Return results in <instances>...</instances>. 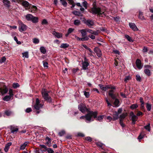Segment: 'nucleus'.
<instances>
[{
	"mask_svg": "<svg viewBox=\"0 0 153 153\" xmlns=\"http://www.w3.org/2000/svg\"><path fill=\"white\" fill-rule=\"evenodd\" d=\"M139 18L141 20L144 19V17L143 16V13L142 12H140L139 15Z\"/></svg>",
	"mask_w": 153,
	"mask_h": 153,
	"instance_id": "obj_39",
	"label": "nucleus"
},
{
	"mask_svg": "<svg viewBox=\"0 0 153 153\" xmlns=\"http://www.w3.org/2000/svg\"><path fill=\"white\" fill-rule=\"evenodd\" d=\"M60 1L62 5L64 7H66L67 5V3L66 0H60Z\"/></svg>",
	"mask_w": 153,
	"mask_h": 153,
	"instance_id": "obj_30",
	"label": "nucleus"
},
{
	"mask_svg": "<svg viewBox=\"0 0 153 153\" xmlns=\"http://www.w3.org/2000/svg\"><path fill=\"white\" fill-rule=\"evenodd\" d=\"M123 120L122 119H120V123L121 126L123 127H124L125 126L124 124L123 123Z\"/></svg>",
	"mask_w": 153,
	"mask_h": 153,
	"instance_id": "obj_57",
	"label": "nucleus"
},
{
	"mask_svg": "<svg viewBox=\"0 0 153 153\" xmlns=\"http://www.w3.org/2000/svg\"><path fill=\"white\" fill-rule=\"evenodd\" d=\"M42 62L44 68H48V62L44 60L42 61Z\"/></svg>",
	"mask_w": 153,
	"mask_h": 153,
	"instance_id": "obj_48",
	"label": "nucleus"
},
{
	"mask_svg": "<svg viewBox=\"0 0 153 153\" xmlns=\"http://www.w3.org/2000/svg\"><path fill=\"white\" fill-rule=\"evenodd\" d=\"M14 40L16 41V43L20 45L21 44L20 41H19L17 39V38L16 36H15L14 38Z\"/></svg>",
	"mask_w": 153,
	"mask_h": 153,
	"instance_id": "obj_59",
	"label": "nucleus"
},
{
	"mask_svg": "<svg viewBox=\"0 0 153 153\" xmlns=\"http://www.w3.org/2000/svg\"><path fill=\"white\" fill-rule=\"evenodd\" d=\"M83 46V47H84L85 49L88 50L91 53L90 54H89V55H92V53H93V51H92L91 50L90 48H89V47H88L86 45H82Z\"/></svg>",
	"mask_w": 153,
	"mask_h": 153,
	"instance_id": "obj_29",
	"label": "nucleus"
},
{
	"mask_svg": "<svg viewBox=\"0 0 153 153\" xmlns=\"http://www.w3.org/2000/svg\"><path fill=\"white\" fill-rule=\"evenodd\" d=\"M148 51L147 48L146 47L144 46L142 50V51L143 53L147 52Z\"/></svg>",
	"mask_w": 153,
	"mask_h": 153,
	"instance_id": "obj_56",
	"label": "nucleus"
},
{
	"mask_svg": "<svg viewBox=\"0 0 153 153\" xmlns=\"http://www.w3.org/2000/svg\"><path fill=\"white\" fill-rule=\"evenodd\" d=\"M43 106V104L34 105V109L37 111L36 113L37 114H39L40 112V111L39 110V109L40 108H42Z\"/></svg>",
	"mask_w": 153,
	"mask_h": 153,
	"instance_id": "obj_13",
	"label": "nucleus"
},
{
	"mask_svg": "<svg viewBox=\"0 0 153 153\" xmlns=\"http://www.w3.org/2000/svg\"><path fill=\"white\" fill-rule=\"evenodd\" d=\"M12 143L11 142H9L7 143L5 146L4 149V150L6 152H7L10 149V147L12 145Z\"/></svg>",
	"mask_w": 153,
	"mask_h": 153,
	"instance_id": "obj_18",
	"label": "nucleus"
},
{
	"mask_svg": "<svg viewBox=\"0 0 153 153\" xmlns=\"http://www.w3.org/2000/svg\"><path fill=\"white\" fill-rule=\"evenodd\" d=\"M146 107L148 111H150L152 108V105L148 103H146Z\"/></svg>",
	"mask_w": 153,
	"mask_h": 153,
	"instance_id": "obj_31",
	"label": "nucleus"
},
{
	"mask_svg": "<svg viewBox=\"0 0 153 153\" xmlns=\"http://www.w3.org/2000/svg\"><path fill=\"white\" fill-rule=\"evenodd\" d=\"M80 32L82 34V37L87 36H86V31L85 29H82L80 30Z\"/></svg>",
	"mask_w": 153,
	"mask_h": 153,
	"instance_id": "obj_25",
	"label": "nucleus"
},
{
	"mask_svg": "<svg viewBox=\"0 0 153 153\" xmlns=\"http://www.w3.org/2000/svg\"><path fill=\"white\" fill-rule=\"evenodd\" d=\"M85 140L88 141L89 142L92 141V138L90 137H85Z\"/></svg>",
	"mask_w": 153,
	"mask_h": 153,
	"instance_id": "obj_64",
	"label": "nucleus"
},
{
	"mask_svg": "<svg viewBox=\"0 0 153 153\" xmlns=\"http://www.w3.org/2000/svg\"><path fill=\"white\" fill-rule=\"evenodd\" d=\"M84 94L85 96L86 97L88 98L90 97V93L88 92H87L86 91H83Z\"/></svg>",
	"mask_w": 153,
	"mask_h": 153,
	"instance_id": "obj_46",
	"label": "nucleus"
},
{
	"mask_svg": "<svg viewBox=\"0 0 153 153\" xmlns=\"http://www.w3.org/2000/svg\"><path fill=\"white\" fill-rule=\"evenodd\" d=\"M33 42L34 43L37 44L39 42V41L38 39L35 38L33 39Z\"/></svg>",
	"mask_w": 153,
	"mask_h": 153,
	"instance_id": "obj_50",
	"label": "nucleus"
},
{
	"mask_svg": "<svg viewBox=\"0 0 153 153\" xmlns=\"http://www.w3.org/2000/svg\"><path fill=\"white\" fill-rule=\"evenodd\" d=\"M31 7H30V9L28 10L30 12L32 13H34L37 10V7L34 5H33L31 4V6H30Z\"/></svg>",
	"mask_w": 153,
	"mask_h": 153,
	"instance_id": "obj_14",
	"label": "nucleus"
},
{
	"mask_svg": "<svg viewBox=\"0 0 153 153\" xmlns=\"http://www.w3.org/2000/svg\"><path fill=\"white\" fill-rule=\"evenodd\" d=\"M82 38H80L79 41H82L88 40L89 39V38L88 36L82 37Z\"/></svg>",
	"mask_w": 153,
	"mask_h": 153,
	"instance_id": "obj_40",
	"label": "nucleus"
},
{
	"mask_svg": "<svg viewBox=\"0 0 153 153\" xmlns=\"http://www.w3.org/2000/svg\"><path fill=\"white\" fill-rule=\"evenodd\" d=\"M20 28L19 27V30L20 32H22L25 31L27 28V26L22 23L20 25Z\"/></svg>",
	"mask_w": 153,
	"mask_h": 153,
	"instance_id": "obj_15",
	"label": "nucleus"
},
{
	"mask_svg": "<svg viewBox=\"0 0 153 153\" xmlns=\"http://www.w3.org/2000/svg\"><path fill=\"white\" fill-rule=\"evenodd\" d=\"M99 86L101 90L105 91H106L108 89H111V90L116 89V87L115 86L111 85H106L105 86H104L103 85L100 84L99 85Z\"/></svg>",
	"mask_w": 153,
	"mask_h": 153,
	"instance_id": "obj_5",
	"label": "nucleus"
},
{
	"mask_svg": "<svg viewBox=\"0 0 153 153\" xmlns=\"http://www.w3.org/2000/svg\"><path fill=\"white\" fill-rule=\"evenodd\" d=\"M48 149L47 152L48 153H53L54 151L51 148H48Z\"/></svg>",
	"mask_w": 153,
	"mask_h": 153,
	"instance_id": "obj_63",
	"label": "nucleus"
},
{
	"mask_svg": "<svg viewBox=\"0 0 153 153\" xmlns=\"http://www.w3.org/2000/svg\"><path fill=\"white\" fill-rule=\"evenodd\" d=\"M95 144L97 147H99L100 148H101L102 149H104L103 147V146H105V145L104 144L102 143L99 142H96Z\"/></svg>",
	"mask_w": 153,
	"mask_h": 153,
	"instance_id": "obj_22",
	"label": "nucleus"
},
{
	"mask_svg": "<svg viewBox=\"0 0 153 153\" xmlns=\"http://www.w3.org/2000/svg\"><path fill=\"white\" fill-rule=\"evenodd\" d=\"M104 117V116H99L97 117V115L96 116V117L94 118L96 120L99 121L100 122L102 121Z\"/></svg>",
	"mask_w": 153,
	"mask_h": 153,
	"instance_id": "obj_27",
	"label": "nucleus"
},
{
	"mask_svg": "<svg viewBox=\"0 0 153 153\" xmlns=\"http://www.w3.org/2000/svg\"><path fill=\"white\" fill-rule=\"evenodd\" d=\"M145 74L148 76H150L151 75L152 73H151L149 69L146 68L144 71Z\"/></svg>",
	"mask_w": 153,
	"mask_h": 153,
	"instance_id": "obj_23",
	"label": "nucleus"
},
{
	"mask_svg": "<svg viewBox=\"0 0 153 153\" xmlns=\"http://www.w3.org/2000/svg\"><path fill=\"white\" fill-rule=\"evenodd\" d=\"M82 68L84 70H86L88 69V66L89 65V62H82Z\"/></svg>",
	"mask_w": 153,
	"mask_h": 153,
	"instance_id": "obj_16",
	"label": "nucleus"
},
{
	"mask_svg": "<svg viewBox=\"0 0 153 153\" xmlns=\"http://www.w3.org/2000/svg\"><path fill=\"white\" fill-rule=\"evenodd\" d=\"M49 92L44 88H42L41 91V94L42 96L45 100L49 103H51L52 101L51 97L49 96Z\"/></svg>",
	"mask_w": 153,
	"mask_h": 153,
	"instance_id": "obj_3",
	"label": "nucleus"
},
{
	"mask_svg": "<svg viewBox=\"0 0 153 153\" xmlns=\"http://www.w3.org/2000/svg\"><path fill=\"white\" fill-rule=\"evenodd\" d=\"M6 60V57L5 56H3L0 59V63H2L4 62Z\"/></svg>",
	"mask_w": 153,
	"mask_h": 153,
	"instance_id": "obj_51",
	"label": "nucleus"
},
{
	"mask_svg": "<svg viewBox=\"0 0 153 153\" xmlns=\"http://www.w3.org/2000/svg\"><path fill=\"white\" fill-rule=\"evenodd\" d=\"M136 79L137 81H138L139 82L141 81V78L140 75H137L136 76Z\"/></svg>",
	"mask_w": 153,
	"mask_h": 153,
	"instance_id": "obj_54",
	"label": "nucleus"
},
{
	"mask_svg": "<svg viewBox=\"0 0 153 153\" xmlns=\"http://www.w3.org/2000/svg\"><path fill=\"white\" fill-rule=\"evenodd\" d=\"M145 135V134L143 133H140V135L138 136V139H143Z\"/></svg>",
	"mask_w": 153,
	"mask_h": 153,
	"instance_id": "obj_44",
	"label": "nucleus"
},
{
	"mask_svg": "<svg viewBox=\"0 0 153 153\" xmlns=\"http://www.w3.org/2000/svg\"><path fill=\"white\" fill-rule=\"evenodd\" d=\"M9 96H10L11 97H13L14 94H13V90L11 88L9 89Z\"/></svg>",
	"mask_w": 153,
	"mask_h": 153,
	"instance_id": "obj_45",
	"label": "nucleus"
},
{
	"mask_svg": "<svg viewBox=\"0 0 153 153\" xmlns=\"http://www.w3.org/2000/svg\"><path fill=\"white\" fill-rule=\"evenodd\" d=\"M65 131H62L59 133V136H62L65 134Z\"/></svg>",
	"mask_w": 153,
	"mask_h": 153,
	"instance_id": "obj_55",
	"label": "nucleus"
},
{
	"mask_svg": "<svg viewBox=\"0 0 153 153\" xmlns=\"http://www.w3.org/2000/svg\"><path fill=\"white\" fill-rule=\"evenodd\" d=\"M19 85L18 83H14L13 84V87L14 88H16L19 87Z\"/></svg>",
	"mask_w": 153,
	"mask_h": 153,
	"instance_id": "obj_42",
	"label": "nucleus"
},
{
	"mask_svg": "<svg viewBox=\"0 0 153 153\" xmlns=\"http://www.w3.org/2000/svg\"><path fill=\"white\" fill-rule=\"evenodd\" d=\"M129 115L130 117H131V120L133 119L134 120H137L138 119L137 116L136 115H134V112L133 111L129 113Z\"/></svg>",
	"mask_w": 153,
	"mask_h": 153,
	"instance_id": "obj_21",
	"label": "nucleus"
},
{
	"mask_svg": "<svg viewBox=\"0 0 153 153\" xmlns=\"http://www.w3.org/2000/svg\"><path fill=\"white\" fill-rule=\"evenodd\" d=\"M33 16L31 14H27L25 16L26 19L28 21H31Z\"/></svg>",
	"mask_w": 153,
	"mask_h": 153,
	"instance_id": "obj_20",
	"label": "nucleus"
},
{
	"mask_svg": "<svg viewBox=\"0 0 153 153\" xmlns=\"http://www.w3.org/2000/svg\"><path fill=\"white\" fill-rule=\"evenodd\" d=\"M150 123H149L147 125L144 126L145 128L149 131H150Z\"/></svg>",
	"mask_w": 153,
	"mask_h": 153,
	"instance_id": "obj_41",
	"label": "nucleus"
},
{
	"mask_svg": "<svg viewBox=\"0 0 153 153\" xmlns=\"http://www.w3.org/2000/svg\"><path fill=\"white\" fill-rule=\"evenodd\" d=\"M125 37L130 42H133V41L131 37L128 35H125Z\"/></svg>",
	"mask_w": 153,
	"mask_h": 153,
	"instance_id": "obj_37",
	"label": "nucleus"
},
{
	"mask_svg": "<svg viewBox=\"0 0 153 153\" xmlns=\"http://www.w3.org/2000/svg\"><path fill=\"white\" fill-rule=\"evenodd\" d=\"M40 52L43 54H45L46 52V50L44 47L42 46L40 48Z\"/></svg>",
	"mask_w": 153,
	"mask_h": 153,
	"instance_id": "obj_33",
	"label": "nucleus"
},
{
	"mask_svg": "<svg viewBox=\"0 0 153 153\" xmlns=\"http://www.w3.org/2000/svg\"><path fill=\"white\" fill-rule=\"evenodd\" d=\"M12 97H11L9 95H6L2 99V100L5 101H8L9 100H10L11 98Z\"/></svg>",
	"mask_w": 153,
	"mask_h": 153,
	"instance_id": "obj_26",
	"label": "nucleus"
},
{
	"mask_svg": "<svg viewBox=\"0 0 153 153\" xmlns=\"http://www.w3.org/2000/svg\"><path fill=\"white\" fill-rule=\"evenodd\" d=\"M74 30V29L71 28H69L68 31V33L70 34L71 33H72L73 31Z\"/></svg>",
	"mask_w": 153,
	"mask_h": 153,
	"instance_id": "obj_61",
	"label": "nucleus"
},
{
	"mask_svg": "<svg viewBox=\"0 0 153 153\" xmlns=\"http://www.w3.org/2000/svg\"><path fill=\"white\" fill-rule=\"evenodd\" d=\"M31 21L33 23H36L38 22V18L37 17L33 16V18L31 20Z\"/></svg>",
	"mask_w": 153,
	"mask_h": 153,
	"instance_id": "obj_28",
	"label": "nucleus"
},
{
	"mask_svg": "<svg viewBox=\"0 0 153 153\" xmlns=\"http://www.w3.org/2000/svg\"><path fill=\"white\" fill-rule=\"evenodd\" d=\"M129 25L131 28L134 31H137L138 30V29L134 23L130 22L129 23Z\"/></svg>",
	"mask_w": 153,
	"mask_h": 153,
	"instance_id": "obj_8",
	"label": "nucleus"
},
{
	"mask_svg": "<svg viewBox=\"0 0 153 153\" xmlns=\"http://www.w3.org/2000/svg\"><path fill=\"white\" fill-rule=\"evenodd\" d=\"M136 64L137 67L139 69H141L143 67V65H142L141 61L140 59H137L136 61Z\"/></svg>",
	"mask_w": 153,
	"mask_h": 153,
	"instance_id": "obj_7",
	"label": "nucleus"
},
{
	"mask_svg": "<svg viewBox=\"0 0 153 153\" xmlns=\"http://www.w3.org/2000/svg\"><path fill=\"white\" fill-rule=\"evenodd\" d=\"M114 91L113 90H110L109 91L108 95L113 100H115L114 105L116 107H117L119 106L120 101L116 98L115 94L114 93Z\"/></svg>",
	"mask_w": 153,
	"mask_h": 153,
	"instance_id": "obj_4",
	"label": "nucleus"
},
{
	"mask_svg": "<svg viewBox=\"0 0 153 153\" xmlns=\"http://www.w3.org/2000/svg\"><path fill=\"white\" fill-rule=\"evenodd\" d=\"M91 11L93 14H97V16H99L102 17V14L105 16L104 10L99 7H95L92 8Z\"/></svg>",
	"mask_w": 153,
	"mask_h": 153,
	"instance_id": "obj_2",
	"label": "nucleus"
},
{
	"mask_svg": "<svg viewBox=\"0 0 153 153\" xmlns=\"http://www.w3.org/2000/svg\"><path fill=\"white\" fill-rule=\"evenodd\" d=\"M87 3L86 1H84L82 3V5L84 7L85 9H87Z\"/></svg>",
	"mask_w": 153,
	"mask_h": 153,
	"instance_id": "obj_60",
	"label": "nucleus"
},
{
	"mask_svg": "<svg viewBox=\"0 0 153 153\" xmlns=\"http://www.w3.org/2000/svg\"><path fill=\"white\" fill-rule=\"evenodd\" d=\"M69 46V44L67 43H62L60 46V48L64 49H65L68 48Z\"/></svg>",
	"mask_w": 153,
	"mask_h": 153,
	"instance_id": "obj_24",
	"label": "nucleus"
},
{
	"mask_svg": "<svg viewBox=\"0 0 153 153\" xmlns=\"http://www.w3.org/2000/svg\"><path fill=\"white\" fill-rule=\"evenodd\" d=\"M48 23L47 20L46 19H43L42 22V24L43 25H46L48 24Z\"/></svg>",
	"mask_w": 153,
	"mask_h": 153,
	"instance_id": "obj_53",
	"label": "nucleus"
},
{
	"mask_svg": "<svg viewBox=\"0 0 153 153\" xmlns=\"http://www.w3.org/2000/svg\"><path fill=\"white\" fill-rule=\"evenodd\" d=\"M80 21L78 19L75 20L74 21V24L76 26H78L80 24Z\"/></svg>",
	"mask_w": 153,
	"mask_h": 153,
	"instance_id": "obj_38",
	"label": "nucleus"
},
{
	"mask_svg": "<svg viewBox=\"0 0 153 153\" xmlns=\"http://www.w3.org/2000/svg\"><path fill=\"white\" fill-rule=\"evenodd\" d=\"M144 114L143 113L140 111H137V116L139 117L140 116H142Z\"/></svg>",
	"mask_w": 153,
	"mask_h": 153,
	"instance_id": "obj_52",
	"label": "nucleus"
},
{
	"mask_svg": "<svg viewBox=\"0 0 153 153\" xmlns=\"http://www.w3.org/2000/svg\"><path fill=\"white\" fill-rule=\"evenodd\" d=\"M131 79V77L129 76H126L125 78L124 79V81L125 82H127L128 81H129Z\"/></svg>",
	"mask_w": 153,
	"mask_h": 153,
	"instance_id": "obj_49",
	"label": "nucleus"
},
{
	"mask_svg": "<svg viewBox=\"0 0 153 153\" xmlns=\"http://www.w3.org/2000/svg\"><path fill=\"white\" fill-rule=\"evenodd\" d=\"M29 143V142H25L22 144L20 147V150H24L27 144Z\"/></svg>",
	"mask_w": 153,
	"mask_h": 153,
	"instance_id": "obj_19",
	"label": "nucleus"
},
{
	"mask_svg": "<svg viewBox=\"0 0 153 153\" xmlns=\"http://www.w3.org/2000/svg\"><path fill=\"white\" fill-rule=\"evenodd\" d=\"M19 2L21 3V4L25 7L26 10H28L31 7L30 6H31V4L25 0H19Z\"/></svg>",
	"mask_w": 153,
	"mask_h": 153,
	"instance_id": "obj_6",
	"label": "nucleus"
},
{
	"mask_svg": "<svg viewBox=\"0 0 153 153\" xmlns=\"http://www.w3.org/2000/svg\"><path fill=\"white\" fill-rule=\"evenodd\" d=\"M94 52L97 54V56L100 57L102 56V52L101 50L98 47H96L94 48Z\"/></svg>",
	"mask_w": 153,
	"mask_h": 153,
	"instance_id": "obj_10",
	"label": "nucleus"
},
{
	"mask_svg": "<svg viewBox=\"0 0 153 153\" xmlns=\"http://www.w3.org/2000/svg\"><path fill=\"white\" fill-rule=\"evenodd\" d=\"M23 57H25L26 58H28L29 57L28 53L27 52H25L22 53Z\"/></svg>",
	"mask_w": 153,
	"mask_h": 153,
	"instance_id": "obj_47",
	"label": "nucleus"
},
{
	"mask_svg": "<svg viewBox=\"0 0 153 153\" xmlns=\"http://www.w3.org/2000/svg\"><path fill=\"white\" fill-rule=\"evenodd\" d=\"M72 13L73 14L78 16H80L82 15L80 12L76 10H74L73 11Z\"/></svg>",
	"mask_w": 153,
	"mask_h": 153,
	"instance_id": "obj_32",
	"label": "nucleus"
},
{
	"mask_svg": "<svg viewBox=\"0 0 153 153\" xmlns=\"http://www.w3.org/2000/svg\"><path fill=\"white\" fill-rule=\"evenodd\" d=\"M8 91L7 88L6 86H5L4 88H0V95H3L6 94Z\"/></svg>",
	"mask_w": 153,
	"mask_h": 153,
	"instance_id": "obj_9",
	"label": "nucleus"
},
{
	"mask_svg": "<svg viewBox=\"0 0 153 153\" xmlns=\"http://www.w3.org/2000/svg\"><path fill=\"white\" fill-rule=\"evenodd\" d=\"M119 115L117 113V112H115L113 115V118L114 120H116L118 119Z\"/></svg>",
	"mask_w": 153,
	"mask_h": 153,
	"instance_id": "obj_36",
	"label": "nucleus"
},
{
	"mask_svg": "<svg viewBox=\"0 0 153 153\" xmlns=\"http://www.w3.org/2000/svg\"><path fill=\"white\" fill-rule=\"evenodd\" d=\"M54 34L58 38H60L62 37V33L58 32H55Z\"/></svg>",
	"mask_w": 153,
	"mask_h": 153,
	"instance_id": "obj_34",
	"label": "nucleus"
},
{
	"mask_svg": "<svg viewBox=\"0 0 153 153\" xmlns=\"http://www.w3.org/2000/svg\"><path fill=\"white\" fill-rule=\"evenodd\" d=\"M79 109L82 113H85L87 111L88 113L85 116H82L80 117V119H85L86 120L89 122L91 121V118L92 117L94 118L96 117L97 115L98 112L97 111H89L86 107V105L83 103H81L78 106Z\"/></svg>",
	"mask_w": 153,
	"mask_h": 153,
	"instance_id": "obj_1",
	"label": "nucleus"
},
{
	"mask_svg": "<svg viewBox=\"0 0 153 153\" xmlns=\"http://www.w3.org/2000/svg\"><path fill=\"white\" fill-rule=\"evenodd\" d=\"M140 109H141V110L142 111H143L144 112L145 111V107L144 106V105H140Z\"/></svg>",
	"mask_w": 153,
	"mask_h": 153,
	"instance_id": "obj_62",
	"label": "nucleus"
},
{
	"mask_svg": "<svg viewBox=\"0 0 153 153\" xmlns=\"http://www.w3.org/2000/svg\"><path fill=\"white\" fill-rule=\"evenodd\" d=\"M2 2L4 3V5L6 6L7 7L9 8L10 7V2L8 0H3Z\"/></svg>",
	"mask_w": 153,
	"mask_h": 153,
	"instance_id": "obj_17",
	"label": "nucleus"
},
{
	"mask_svg": "<svg viewBox=\"0 0 153 153\" xmlns=\"http://www.w3.org/2000/svg\"><path fill=\"white\" fill-rule=\"evenodd\" d=\"M84 23L89 27H91L94 24V22L93 21L89 19L85 20V21Z\"/></svg>",
	"mask_w": 153,
	"mask_h": 153,
	"instance_id": "obj_11",
	"label": "nucleus"
},
{
	"mask_svg": "<svg viewBox=\"0 0 153 153\" xmlns=\"http://www.w3.org/2000/svg\"><path fill=\"white\" fill-rule=\"evenodd\" d=\"M10 129L11 133L13 134H16L18 131V128L15 126H10Z\"/></svg>",
	"mask_w": 153,
	"mask_h": 153,
	"instance_id": "obj_12",
	"label": "nucleus"
},
{
	"mask_svg": "<svg viewBox=\"0 0 153 153\" xmlns=\"http://www.w3.org/2000/svg\"><path fill=\"white\" fill-rule=\"evenodd\" d=\"M11 112L9 111H8V110H7V111H6L5 112V114L7 116H9L11 114Z\"/></svg>",
	"mask_w": 153,
	"mask_h": 153,
	"instance_id": "obj_58",
	"label": "nucleus"
},
{
	"mask_svg": "<svg viewBox=\"0 0 153 153\" xmlns=\"http://www.w3.org/2000/svg\"><path fill=\"white\" fill-rule=\"evenodd\" d=\"M127 116L126 114L124 113L122 114L120 116V119H122L123 120Z\"/></svg>",
	"mask_w": 153,
	"mask_h": 153,
	"instance_id": "obj_43",
	"label": "nucleus"
},
{
	"mask_svg": "<svg viewBox=\"0 0 153 153\" xmlns=\"http://www.w3.org/2000/svg\"><path fill=\"white\" fill-rule=\"evenodd\" d=\"M138 107V105L137 104H134L131 105L130 106V108L132 110L137 108Z\"/></svg>",
	"mask_w": 153,
	"mask_h": 153,
	"instance_id": "obj_35",
	"label": "nucleus"
}]
</instances>
